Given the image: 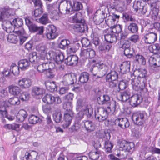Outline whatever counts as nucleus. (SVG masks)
Instances as JSON below:
<instances>
[{
	"mask_svg": "<svg viewBox=\"0 0 160 160\" xmlns=\"http://www.w3.org/2000/svg\"><path fill=\"white\" fill-rule=\"evenodd\" d=\"M98 103L99 105L106 104L107 108L109 112L113 113L115 111L118 103L115 101H110V98L108 95H100L97 99Z\"/></svg>",
	"mask_w": 160,
	"mask_h": 160,
	"instance_id": "1",
	"label": "nucleus"
},
{
	"mask_svg": "<svg viewBox=\"0 0 160 160\" xmlns=\"http://www.w3.org/2000/svg\"><path fill=\"white\" fill-rule=\"evenodd\" d=\"M82 7L81 3L79 2H74L73 6L72 3L69 1H66L62 7V10L63 14L71 15L73 11H78L80 10Z\"/></svg>",
	"mask_w": 160,
	"mask_h": 160,
	"instance_id": "2",
	"label": "nucleus"
},
{
	"mask_svg": "<svg viewBox=\"0 0 160 160\" xmlns=\"http://www.w3.org/2000/svg\"><path fill=\"white\" fill-rule=\"evenodd\" d=\"M146 117L147 114L145 112L139 111L133 113L132 119L136 125L142 126L145 122Z\"/></svg>",
	"mask_w": 160,
	"mask_h": 160,
	"instance_id": "3",
	"label": "nucleus"
},
{
	"mask_svg": "<svg viewBox=\"0 0 160 160\" xmlns=\"http://www.w3.org/2000/svg\"><path fill=\"white\" fill-rule=\"evenodd\" d=\"M21 155L20 158L22 160H38V154L35 151L29 153L25 150L21 151Z\"/></svg>",
	"mask_w": 160,
	"mask_h": 160,
	"instance_id": "4",
	"label": "nucleus"
},
{
	"mask_svg": "<svg viewBox=\"0 0 160 160\" xmlns=\"http://www.w3.org/2000/svg\"><path fill=\"white\" fill-rule=\"evenodd\" d=\"M108 112L106 108H100L97 109V112L95 111V117L99 122H102L106 119L108 117Z\"/></svg>",
	"mask_w": 160,
	"mask_h": 160,
	"instance_id": "5",
	"label": "nucleus"
},
{
	"mask_svg": "<svg viewBox=\"0 0 160 160\" xmlns=\"http://www.w3.org/2000/svg\"><path fill=\"white\" fill-rule=\"evenodd\" d=\"M42 101L48 104H60L62 102L61 99L58 96H53L51 94H47L43 98Z\"/></svg>",
	"mask_w": 160,
	"mask_h": 160,
	"instance_id": "6",
	"label": "nucleus"
},
{
	"mask_svg": "<svg viewBox=\"0 0 160 160\" xmlns=\"http://www.w3.org/2000/svg\"><path fill=\"white\" fill-rule=\"evenodd\" d=\"M47 55H48L50 57L49 59L54 60L57 64H61L63 62L64 58L63 54H58L53 51L50 52L47 54Z\"/></svg>",
	"mask_w": 160,
	"mask_h": 160,
	"instance_id": "7",
	"label": "nucleus"
},
{
	"mask_svg": "<svg viewBox=\"0 0 160 160\" xmlns=\"http://www.w3.org/2000/svg\"><path fill=\"white\" fill-rule=\"evenodd\" d=\"M120 147L122 149V150L132 153L134 149V144L132 142H128L124 140L120 143Z\"/></svg>",
	"mask_w": 160,
	"mask_h": 160,
	"instance_id": "8",
	"label": "nucleus"
},
{
	"mask_svg": "<svg viewBox=\"0 0 160 160\" xmlns=\"http://www.w3.org/2000/svg\"><path fill=\"white\" fill-rule=\"evenodd\" d=\"M56 28L53 25H48L47 28L46 35L49 39H53L58 36Z\"/></svg>",
	"mask_w": 160,
	"mask_h": 160,
	"instance_id": "9",
	"label": "nucleus"
},
{
	"mask_svg": "<svg viewBox=\"0 0 160 160\" xmlns=\"http://www.w3.org/2000/svg\"><path fill=\"white\" fill-rule=\"evenodd\" d=\"M160 4V2L159 1L154 2L150 4V13L152 15L154 20L157 18V17L158 15Z\"/></svg>",
	"mask_w": 160,
	"mask_h": 160,
	"instance_id": "10",
	"label": "nucleus"
},
{
	"mask_svg": "<svg viewBox=\"0 0 160 160\" xmlns=\"http://www.w3.org/2000/svg\"><path fill=\"white\" fill-rule=\"evenodd\" d=\"M77 81L76 76L73 74L69 73L64 76L62 83L64 85L67 86L72 85Z\"/></svg>",
	"mask_w": 160,
	"mask_h": 160,
	"instance_id": "11",
	"label": "nucleus"
},
{
	"mask_svg": "<svg viewBox=\"0 0 160 160\" xmlns=\"http://www.w3.org/2000/svg\"><path fill=\"white\" fill-rule=\"evenodd\" d=\"M114 124L116 126L124 129L129 126V122L127 118H118L114 121Z\"/></svg>",
	"mask_w": 160,
	"mask_h": 160,
	"instance_id": "12",
	"label": "nucleus"
},
{
	"mask_svg": "<svg viewBox=\"0 0 160 160\" xmlns=\"http://www.w3.org/2000/svg\"><path fill=\"white\" fill-rule=\"evenodd\" d=\"M142 101V98L137 94H134L131 96L128 99V102L130 105L133 107H136L139 105Z\"/></svg>",
	"mask_w": 160,
	"mask_h": 160,
	"instance_id": "13",
	"label": "nucleus"
},
{
	"mask_svg": "<svg viewBox=\"0 0 160 160\" xmlns=\"http://www.w3.org/2000/svg\"><path fill=\"white\" fill-rule=\"evenodd\" d=\"M120 18L119 15L116 14H112V15H110L108 17L105 18V21L106 24L112 28L113 26L115 25L117 22V20H118Z\"/></svg>",
	"mask_w": 160,
	"mask_h": 160,
	"instance_id": "14",
	"label": "nucleus"
},
{
	"mask_svg": "<svg viewBox=\"0 0 160 160\" xmlns=\"http://www.w3.org/2000/svg\"><path fill=\"white\" fill-rule=\"evenodd\" d=\"M95 51L91 48L82 50L80 53L81 57L85 58H93L95 56Z\"/></svg>",
	"mask_w": 160,
	"mask_h": 160,
	"instance_id": "15",
	"label": "nucleus"
},
{
	"mask_svg": "<svg viewBox=\"0 0 160 160\" xmlns=\"http://www.w3.org/2000/svg\"><path fill=\"white\" fill-rule=\"evenodd\" d=\"M45 93V89L42 87L34 86L32 89V94L36 98H42L43 94Z\"/></svg>",
	"mask_w": 160,
	"mask_h": 160,
	"instance_id": "16",
	"label": "nucleus"
},
{
	"mask_svg": "<svg viewBox=\"0 0 160 160\" xmlns=\"http://www.w3.org/2000/svg\"><path fill=\"white\" fill-rule=\"evenodd\" d=\"M72 28L75 31L81 33L83 32L88 29V26L85 22H81L75 24L73 26Z\"/></svg>",
	"mask_w": 160,
	"mask_h": 160,
	"instance_id": "17",
	"label": "nucleus"
},
{
	"mask_svg": "<svg viewBox=\"0 0 160 160\" xmlns=\"http://www.w3.org/2000/svg\"><path fill=\"white\" fill-rule=\"evenodd\" d=\"M73 116V111H68L64 114V118L65 123L63 124L64 128L68 127L70 125Z\"/></svg>",
	"mask_w": 160,
	"mask_h": 160,
	"instance_id": "18",
	"label": "nucleus"
},
{
	"mask_svg": "<svg viewBox=\"0 0 160 160\" xmlns=\"http://www.w3.org/2000/svg\"><path fill=\"white\" fill-rule=\"evenodd\" d=\"M78 57L76 55H70L65 59V63L69 66L76 65L78 62Z\"/></svg>",
	"mask_w": 160,
	"mask_h": 160,
	"instance_id": "19",
	"label": "nucleus"
},
{
	"mask_svg": "<svg viewBox=\"0 0 160 160\" xmlns=\"http://www.w3.org/2000/svg\"><path fill=\"white\" fill-rule=\"evenodd\" d=\"M147 71L145 69L140 68L135 70L133 72V74L135 77L138 78L144 81Z\"/></svg>",
	"mask_w": 160,
	"mask_h": 160,
	"instance_id": "20",
	"label": "nucleus"
},
{
	"mask_svg": "<svg viewBox=\"0 0 160 160\" xmlns=\"http://www.w3.org/2000/svg\"><path fill=\"white\" fill-rule=\"evenodd\" d=\"M14 26L12 22L9 21H7L3 23V29L8 33H9L14 32L15 33V31L16 30H18L17 28L14 29Z\"/></svg>",
	"mask_w": 160,
	"mask_h": 160,
	"instance_id": "21",
	"label": "nucleus"
},
{
	"mask_svg": "<svg viewBox=\"0 0 160 160\" xmlns=\"http://www.w3.org/2000/svg\"><path fill=\"white\" fill-rule=\"evenodd\" d=\"M15 33L18 35L21 44H23L27 38V37L25 36V31L23 28H20L18 30H16Z\"/></svg>",
	"mask_w": 160,
	"mask_h": 160,
	"instance_id": "22",
	"label": "nucleus"
},
{
	"mask_svg": "<svg viewBox=\"0 0 160 160\" xmlns=\"http://www.w3.org/2000/svg\"><path fill=\"white\" fill-rule=\"evenodd\" d=\"M144 82V81L136 77L132 79L131 84L132 89L136 91H138L140 88L141 84Z\"/></svg>",
	"mask_w": 160,
	"mask_h": 160,
	"instance_id": "23",
	"label": "nucleus"
},
{
	"mask_svg": "<svg viewBox=\"0 0 160 160\" xmlns=\"http://www.w3.org/2000/svg\"><path fill=\"white\" fill-rule=\"evenodd\" d=\"M18 85L22 88H29L32 85L31 80L27 78H23L18 81Z\"/></svg>",
	"mask_w": 160,
	"mask_h": 160,
	"instance_id": "24",
	"label": "nucleus"
},
{
	"mask_svg": "<svg viewBox=\"0 0 160 160\" xmlns=\"http://www.w3.org/2000/svg\"><path fill=\"white\" fill-rule=\"evenodd\" d=\"M30 64V62L28 58L21 59L18 62L19 68L22 70L28 69L29 67Z\"/></svg>",
	"mask_w": 160,
	"mask_h": 160,
	"instance_id": "25",
	"label": "nucleus"
},
{
	"mask_svg": "<svg viewBox=\"0 0 160 160\" xmlns=\"http://www.w3.org/2000/svg\"><path fill=\"white\" fill-rule=\"evenodd\" d=\"M131 92L130 90H127L121 93L118 97V99L122 102L127 101L128 102L131 97Z\"/></svg>",
	"mask_w": 160,
	"mask_h": 160,
	"instance_id": "26",
	"label": "nucleus"
},
{
	"mask_svg": "<svg viewBox=\"0 0 160 160\" xmlns=\"http://www.w3.org/2000/svg\"><path fill=\"white\" fill-rule=\"evenodd\" d=\"M28 28L29 31L31 32H38L37 34L38 35H42L43 32L44 28L43 26L38 27L34 23L28 27Z\"/></svg>",
	"mask_w": 160,
	"mask_h": 160,
	"instance_id": "27",
	"label": "nucleus"
},
{
	"mask_svg": "<svg viewBox=\"0 0 160 160\" xmlns=\"http://www.w3.org/2000/svg\"><path fill=\"white\" fill-rule=\"evenodd\" d=\"M130 62L125 61L123 62L120 66V72L122 73L125 74L130 71Z\"/></svg>",
	"mask_w": 160,
	"mask_h": 160,
	"instance_id": "28",
	"label": "nucleus"
},
{
	"mask_svg": "<svg viewBox=\"0 0 160 160\" xmlns=\"http://www.w3.org/2000/svg\"><path fill=\"white\" fill-rule=\"evenodd\" d=\"M133 59L136 63L142 65L146 64L145 59L142 55L138 54H135L133 56Z\"/></svg>",
	"mask_w": 160,
	"mask_h": 160,
	"instance_id": "29",
	"label": "nucleus"
},
{
	"mask_svg": "<svg viewBox=\"0 0 160 160\" xmlns=\"http://www.w3.org/2000/svg\"><path fill=\"white\" fill-rule=\"evenodd\" d=\"M82 126H84L88 132L93 131L94 129L93 123L89 120L83 121L82 123Z\"/></svg>",
	"mask_w": 160,
	"mask_h": 160,
	"instance_id": "30",
	"label": "nucleus"
},
{
	"mask_svg": "<svg viewBox=\"0 0 160 160\" xmlns=\"http://www.w3.org/2000/svg\"><path fill=\"white\" fill-rule=\"evenodd\" d=\"M116 79H118V73L114 70H111L107 74L106 77V81L115 80Z\"/></svg>",
	"mask_w": 160,
	"mask_h": 160,
	"instance_id": "31",
	"label": "nucleus"
},
{
	"mask_svg": "<svg viewBox=\"0 0 160 160\" xmlns=\"http://www.w3.org/2000/svg\"><path fill=\"white\" fill-rule=\"evenodd\" d=\"M8 88L10 93L14 95H18L21 91L19 87L13 85L9 86Z\"/></svg>",
	"mask_w": 160,
	"mask_h": 160,
	"instance_id": "32",
	"label": "nucleus"
},
{
	"mask_svg": "<svg viewBox=\"0 0 160 160\" xmlns=\"http://www.w3.org/2000/svg\"><path fill=\"white\" fill-rule=\"evenodd\" d=\"M89 78V74L86 72H82L78 78V82L81 83H87Z\"/></svg>",
	"mask_w": 160,
	"mask_h": 160,
	"instance_id": "33",
	"label": "nucleus"
},
{
	"mask_svg": "<svg viewBox=\"0 0 160 160\" xmlns=\"http://www.w3.org/2000/svg\"><path fill=\"white\" fill-rule=\"evenodd\" d=\"M127 30L130 33H136L138 31V24L135 22H131L127 26Z\"/></svg>",
	"mask_w": 160,
	"mask_h": 160,
	"instance_id": "34",
	"label": "nucleus"
},
{
	"mask_svg": "<svg viewBox=\"0 0 160 160\" xmlns=\"http://www.w3.org/2000/svg\"><path fill=\"white\" fill-rule=\"evenodd\" d=\"M27 117V114L26 112L23 109L21 110L16 116L17 120L20 122H22Z\"/></svg>",
	"mask_w": 160,
	"mask_h": 160,
	"instance_id": "35",
	"label": "nucleus"
},
{
	"mask_svg": "<svg viewBox=\"0 0 160 160\" xmlns=\"http://www.w3.org/2000/svg\"><path fill=\"white\" fill-rule=\"evenodd\" d=\"M104 38L107 42L111 44L113 42H116L117 40L116 35L112 32L111 34H107L104 35Z\"/></svg>",
	"mask_w": 160,
	"mask_h": 160,
	"instance_id": "36",
	"label": "nucleus"
},
{
	"mask_svg": "<svg viewBox=\"0 0 160 160\" xmlns=\"http://www.w3.org/2000/svg\"><path fill=\"white\" fill-rule=\"evenodd\" d=\"M36 50L38 52L42 55L44 56V57H45L46 56L47 57H48V55H47V54L46 53V51L47 50V47L46 46L42 44H39L37 45L36 47Z\"/></svg>",
	"mask_w": 160,
	"mask_h": 160,
	"instance_id": "37",
	"label": "nucleus"
},
{
	"mask_svg": "<svg viewBox=\"0 0 160 160\" xmlns=\"http://www.w3.org/2000/svg\"><path fill=\"white\" fill-rule=\"evenodd\" d=\"M82 15L81 13L78 12L75 14L71 18L72 22L76 23H80L81 22H85L84 19L82 18Z\"/></svg>",
	"mask_w": 160,
	"mask_h": 160,
	"instance_id": "38",
	"label": "nucleus"
},
{
	"mask_svg": "<svg viewBox=\"0 0 160 160\" xmlns=\"http://www.w3.org/2000/svg\"><path fill=\"white\" fill-rule=\"evenodd\" d=\"M97 12H101L100 16L99 17L94 18V22L96 24H99L102 22L105 18V13L104 11H102L100 10H98Z\"/></svg>",
	"mask_w": 160,
	"mask_h": 160,
	"instance_id": "39",
	"label": "nucleus"
},
{
	"mask_svg": "<svg viewBox=\"0 0 160 160\" xmlns=\"http://www.w3.org/2000/svg\"><path fill=\"white\" fill-rule=\"evenodd\" d=\"M111 47V44L109 42H106L101 44L99 47L98 49L99 51H101L102 53H105L108 52Z\"/></svg>",
	"mask_w": 160,
	"mask_h": 160,
	"instance_id": "40",
	"label": "nucleus"
},
{
	"mask_svg": "<svg viewBox=\"0 0 160 160\" xmlns=\"http://www.w3.org/2000/svg\"><path fill=\"white\" fill-rule=\"evenodd\" d=\"M82 110L84 115H86L88 118L91 117L93 113V108L90 105L88 104L86 107V108L83 109Z\"/></svg>",
	"mask_w": 160,
	"mask_h": 160,
	"instance_id": "41",
	"label": "nucleus"
},
{
	"mask_svg": "<svg viewBox=\"0 0 160 160\" xmlns=\"http://www.w3.org/2000/svg\"><path fill=\"white\" fill-rule=\"evenodd\" d=\"M45 85L47 89L51 92H52L57 90V86L54 82H46Z\"/></svg>",
	"mask_w": 160,
	"mask_h": 160,
	"instance_id": "42",
	"label": "nucleus"
},
{
	"mask_svg": "<svg viewBox=\"0 0 160 160\" xmlns=\"http://www.w3.org/2000/svg\"><path fill=\"white\" fill-rule=\"evenodd\" d=\"M80 47V45L78 43H75L70 44V45L68 47V50L70 53H75Z\"/></svg>",
	"mask_w": 160,
	"mask_h": 160,
	"instance_id": "43",
	"label": "nucleus"
},
{
	"mask_svg": "<svg viewBox=\"0 0 160 160\" xmlns=\"http://www.w3.org/2000/svg\"><path fill=\"white\" fill-rule=\"evenodd\" d=\"M53 120L56 122L59 123L62 121V115L59 111L54 112L53 114Z\"/></svg>",
	"mask_w": 160,
	"mask_h": 160,
	"instance_id": "44",
	"label": "nucleus"
},
{
	"mask_svg": "<svg viewBox=\"0 0 160 160\" xmlns=\"http://www.w3.org/2000/svg\"><path fill=\"white\" fill-rule=\"evenodd\" d=\"M88 105L87 103L83 102V100L80 98L78 99L76 104V109L78 110H82L86 108Z\"/></svg>",
	"mask_w": 160,
	"mask_h": 160,
	"instance_id": "45",
	"label": "nucleus"
},
{
	"mask_svg": "<svg viewBox=\"0 0 160 160\" xmlns=\"http://www.w3.org/2000/svg\"><path fill=\"white\" fill-rule=\"evenodd\" d=\"M35 21L38 22H39L43 25H46L49 22L48 15L46 13L43 14L40 18L38 19H35Z\"/></svg>",
	"mask_w": 160,
	"mask_h": 160,
	"instance_id": "46",
	"label": "nucleus"
},
{
	"mask_svg": "<svg viewBox=\"0 0 160 160\" xmlns=\"http://www.w3.org/2000/svg\"><path fill=\"white\" fill-rule=\"evenodd\" d=\"M12 22L13 26L15 27V28H17L18 30L22 27L23 24L22 19L20 18H14L13 19Z\"/></svg>",
	"mask_w": 160,
	"mask_h": 160,
	"instance_id": "47",
	"label": "nucleus"
},
{
	"mask_svg": "<svg viewBox=\"0 0 160 160\" xmlns=\"http://www.w3.org/2000/svg\"><path fill=\"white\" fill-rule=\"evenodd\" d=\"M28 59L30 63H35L37 61L36 52H33L30 53L28 56Z\"/></svg>",
	"mask_w": 160,
	"mask_h": 160,
	"instance_id": "48",
	"label": "nucleus"
},
{
	"mask_svg": "<svg viewBox=\"0 0 160 160\" xmlns=\"http://www.w3.org/2000/svg\"><path fill=\"white\" fill-rule=\"evenodd\" d=\"M100 152L98 150L92 151L89 153L90 159L91 160H97L99 158Z\"/></svg>",
	"mask_w": 160,
	"mask_h": 160,
	"instance_id": "49",
	"label": "nucleus"
},
{
	"mask_svg": "<svg viewBox=\"0 0 160 160\" xmlns=\"http://www.w3.org/2000/svg\"><path fill=\"white\" fill-rule=\"evenodd\" d=\"M48 59L47 57H42V56H41L40 58L39 59V62L41 63H42L44 71H47L49 69V68H48V62L46 61H47Z\"/></svg>",
	"mask_w": 160,
	"mask_h": 160,
	"instance_id": "50",
	"label": "nucleus"
},
{
	"mask_svg": "<svg viewBox=\"0 0 160 160\" xmlns=\"http://www.w3.org/2000/svg\"><path fill=\"white\" fill-rule=\"evenodd\" d=\"M28 121L31 124H35L38 122H40L41 120L38 116L31 115L29 118Z\"/></svg>",
	"mask_w": 160,
	"mask_h": 160,
	"instance_id": "51",
	"label": "nucleus"
},
{
	"mask_svg": "<svg viewBox=\"0 0 160 160\" xmlns=\"http://www.w3.org/2000/svg\"><path fill=\"white\" fill-rule=\"evenodd\" d=\"M10 10H5L2 12L0 14V21L5 20L6 19L9 18L11 15L9 13Z\"/></svg>",
	"mask_w": 160,
	"mask_h": 160,
	"instance_id": "52",
	"label": "nucleus"
},
{
	"mask_svg": "<svg viewBox=\"0 0 160 160\" xmlns=\"http://www.w3.org/2000/svg\"><path fill=\"white\" fill-rule=\"evenodd\" d=\"M63 7V5H61V7H60V5L59 4H49L47 5V9L49 10H53V9H58L59 12L63 14L62 11V7Z\"/></svg>",
	"mask_w": 160,
	"mask_h": 160,
	"instance_id": "53",
	"label": "nucleus"
},
{
	"mask_svg": "<svg viewBox=\"0 0 160 160\" xmlns=\"http://www.w3.org/2000/svg\"><path fill=\"white\" fill-rule=\"evenodd\" d=\"M70 44L69 40L68 39H63L61 41L60 43L59 44L58 47L61 49H65L66 48L68 49V47Z\"/></svg>",
	"mask_w": 160,
	"mask_h": 160,
	"instance_id": "54",
	"label": "nucleus"
},
{
	"mask_svg": "<svg viewBox=\"0 0 160 160\" xmlns=\"http://www.w3.org/2000/svg\"><path fill=\"white\" fill-rule=\"evenodd\" d=\"M104 143V147L105 148V151L107 153L111 152L113 145L111 142L109 141H106Z\"/></svg>",
	"mask_w": 160,
	"mask_h": 160,
	"instance_id": "55",
	"label": "nucleus"
},
{
	"mask_svg": "<svg viewBox=\"0 0 160 160\" xmlns=\"http://www.w3.org/2000/svg\"><path fill=\"white\" fill-rule=\"evenodd\" d=\"M19 66L16 65L14 64H12L10 67V70L12 75L17 76L19 73Z\"/></svg>",
	"mask_w": 160,
	"mask_h": 160,
	"instance_id": "56",
	"label": "nucleus"
},
{
	"mask_svg": "<svg viewBox=\"0 0 160 160\" xmlns=\"http://www.w3.org/2000/svg\"><path fill=\"white\" fill-rule=\"evenodd\" d=\"M63 107V108L66 110L67 112L72 111V102L71 101L68 102L64 101Z\"/></svg>",
	"mask_w": 160,
	"mask_h": 160,
	"instance_id": "57",
	"label": "nucleus"
},
{
	"mask_svg": "<svg viewBox=\"0 0 160 160\" xmlns=\"http://www.w3.org/2000/svg\"><path fill=\"white\" fill-rule=\"evenodd\" d=\"M143 4L140 1H138L134 2L133 6V8L134 9V11L136 12H139L141 10V8L142 7Z\"/></svg>",
	"mask_w": 160,
	"mask_h": 160,
	"instance_id": "58",
	"label": "nucleus"
},
{
	"mask_svg": "<svg viewBox=\"0 0 160 160\" xmlns=\"http://www.w3.org/2000/svg\"><path fill=\"white\" fill-rule=\"evenodd\" d=\"M122 30V26L119 24L116 25H114L112 26V28L110 29V32H112L114 33H119Z\"/></svg>",
	"mask_w": 160,
	"mask_h": 160,
	"instance_id": "59",
	"label": "nucleus"
},
{
	"mask_svg": "<svg viewBox=\"0 0 160 160\" xmlns=\"http://www.w3.org/2000/svg\"><path fill=\"white\" fill-rule=\"evenodd\" d=\"M43 12V11L41 8L35 9L32 12V19L35 20V19L40 17Z\"/></svg>",
	"mask_w": 160,
	"mask_h": 160,
	"instance_id": "60",
	"label": "nucleus"
},
{
	"mask_svg": "<svg viewBox=\"0 0 160 160\" xmlns=\"http://www.w3.org/2000/svg\"><path fill=\"white\" fill-rule=\"evenodd\" d=\"M104 65L102 63H97L95 64V66H94L93 68L92 69V74L94 76H96V73H94L93 72V71L98 69V71H100L103 68V67H104Z\"/></svg>",
	"mask_w": 160,
	"mask_h": 160,
	"instance_id": "61",
	"label": "nucleus"
},
{
	"mask_svg": "<svg viewBox=\"0 0 160 160\" xmlns=\"http://www.w3.org/2000/svg\"><path fill=\"white\" fill-rule=\"evenodd\" d=\"M8 40L11 43H16L18 41L17 37L13 34H10L7 37Z\"/></svg>",
	"mask_w": 160,
	"mask_h": 160,
	"instance_id": "62",
	"label": "nucleus"
},
{
	"mask_svg": "<svg viewBox=\"0 0 160 160\" xmlns=\"http://www.w3.org/2000/svg\"><path fill=\"white\" fill-rule=\"evenodd\" d=\"M8 102L13 105H18L20 103V100L19 98L16 97L11 98L8 100Z\"/></svg>",
	"mask_w": 160,
	"mask_h": 160,
	"instance_id": "63",
	"label": "nucleus"
},
{
	"mask_svg": "<svg viewBox=\"0 0 160 160\" xmlns=\"http://www.w3.org/2000/svg\"><path fill=\"white\" fill-rule=\"evenodd\" d=\"M152 52L155 54L160 53V46L158 44L153 45L151 47Z\"/></svg>",
	"mask_w": 160,
	"mask_h": 160,
	"instance_id": "64",
	"label": "nucleus"
}]
</instances>
